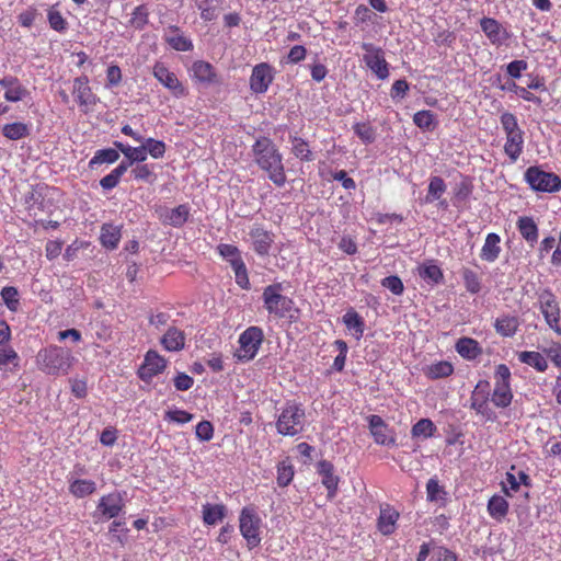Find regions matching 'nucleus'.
Listing matches in <instances>:
<instances>
[{
	"mask_svg": "<svg viewBox=\"0 0 561 561\" xmlns=\"http://www.w3.org/2000/svg\"><path fill=\"white\" fill-rule=\"evenodd\" d=\"M254 161L261 170L267 173L268 179L278 187L285 185L287 178L283 164V157L268 137H259L252 146Z\"/></svg>",
	"mask_w": 561,
	"mask_h": 561,
	"instance_id": "nucleus-1",
	"label": "nucleus"
},
{
	"mask_svg": "<svg viewBox=\"0 0 561 561\" xmlns=\"http://www.w3.org/2000/svg\"><path fill=\"white\" fill-rule=\"evenodd\" d=\"M283 283H273L264 287L262 293L263 307L275 319L296 320L299 309L293 298L283 294Z\"/></svg>",
	"mask_w": 561,
	"mask_h": 561,
	"instance_id": "nucleus-2",
	"label": "nucleus"
},
{
	"mask_svg": "<svg viewBox=\"0 0 561 561\" xmlns=\"http://www.w3.org/2000/svg\"><path fill=\"white\" fill-rule=\"evenodd\" d=\"M73 362L70 350L61 346L50 345L42 348L36 355L38 369L47 375H67Z\"/></svg>",
	"mask_w": 561,
	"mask_h": 561,
	"instance_id": "nucleus-3",
	"label": "nucleus"
},
{
	"mask_svg": "<svg viewBox=\"0 0 561 561\" xmlns=\"http://www.w3.org/2000/svg\"><path fill=\"white\" fill-rule=\"evenodd\" d=\"M500 122L505 133L504 152L512 162H516L524 150L525 133L519 127L517 117L511 112L502 113Z\"/></svg>",
	"mask_w": 561,
	"mask_h": 561,
	"instance_id": "nucleus-4",
	"label": "nucleus"
},
{
	"mask_svg": "<svg viewBox=\"0 0 561 561\" xmlns=\"http://www.w3.org/2000/svg\"><path fill=\"white\" fill-rule=\"evenodd\" d=\"M305 419L302 405L295 401H288L276 421V430L280 435L295 436L304 430Z\"/></svg>",
	"mask_w": 561,
	"mask_h": 561,
	"instance_id": "nucleus-5",
	"label": "nucleus"
},
{
	"mask_svg": "<svg viewBox=\"0 0 561 561\" xmlns=\"http://www.w3.org/2000/svg\"><path fill=\"white\" fill-rule=\"evenodd\" d=\"M264 331L262 328L256 325L247 328L239 335V347L234 353V357L242 363H248L254 359L264 342Z\"/></svg>",
	"mask_w": 561,
	"mask_h": 561,
	"instance_id": "nucleus-6",
	"label": "nucleus"
},
{
	"mask_svg": "<svg viewBox=\"0 0 561 561\" xmlns=\"http://www.w3.org/2000/svg\"><path fill=\"white\" fill-rule=\"evenodd\" d=\"M261 524L262 519L253 507L245 506L239 515V529L251 550L261 543Z\"/></svg>",
	"mask_w": 561,
	"mask_h": 561,
	"instance_id": "nucleus-7",
	"label": "nucleus"
},
{
	"mask_svg": "<svg viewBox=\"0 0 561 561\" xmlns=\"http://www.w3.org/2000/svg\"><path fill=\"white\" fill-rule=\"evenodd\" d=\"M538 308L547 325L561 335V308L556 295L550 289H543L538 294Z\"/></svg>",
	"mask_w": 561,
	"mask_h": 561,
	"instance_id": "nucleus-8",
	"label": "nucleus"
},
{
	"mask_svg": "<svg viewBox=\"0 0 561 561\" xmlns=\"http://www.w3.org/2000/svg\"><path fill=\"white\" fill-rule=\"evenodd\" d=\"M525 181L536 192L554 193L561 190V178L553 172H546L539 167H529Z\"/></svg>",
	"mask_w": 561,
	"mask_h": 561,
	"instance_id": "nucleus-9",
	"label": "nucleus"
},
{
	"mask_svg": "<svg viewBox=\"0 0 561 561\" xmlns=\"http://www.w3.org/2000/svg\"><path fill=\"white\" fill-rule=\"evenodd\" d=\"M362 48L365 50L363 60L366 66L377 76L378 79H387L389 77V64L385 58L383 50L373 43H363Z\"/></svg>",
	"mask_w": 561,
	"mask_h": 561,
	"instance_id": "nucleus-10",
	"label": "nucleus"
},
{
	"mask_svg": "<svg viewBox=\"0 0 561 561\" xmlns=\"http://www.w3.org/2000/svg\"><path fill=\"white\" fill-rule=\"evenodd\" d=\"M72 95L82 113L88 114L98 103V96L90 87L88 76L83 75L75 78L72 85Z\"/></svg>",
	"mask_w": 561,
	"mask_h": 561,
	"instance_id": "nucleus-11",
	"label": "nucleus"
},
{
	"mask_svg": "<svg viewBox=\"0 0 561 561\" xmlns=\"http://www.w3.org/2000/svg\"><path fill=\"white\" fill-rule=\"evenodd\" d=\"M249 238L252 250L257 255H270L271 249L275 242V234L272 230H267L262 224L255 222L249 230Z\"/></svg>",
	"mask_w": 561,
	"mask_h": 561,
	"instance_id": "nucleus-12",
	"label": "nucleus"
},
{
	"mask_svg": "<svg viewBox=\"0 0 561 561\" xmlns=\"http://www.w3.org/2000/svg\"><path fill=\"white\" fill-rule=\"evenodd\" d=\"M152 75L173 96L184 98L187 95V89L163 62L157 61L153 65Z\"/></svg>",
	"mask_w": 561,
	"mask_h": 561,
	"instance_id": "nucleus-13",
	"label": "nucleus"
},
{
	"mask_svg": "<svg viewBox=\"0 0 561 561\" xmlns=\"http://www.w3.org/2000/svg\"><path fill=\"white\" fill-rule=\"evenodd\" d=\"M275 78V69L267 62H260L252 69L249 84L255 94H264Z\"/></svg>",
	"mask_w": 561,
	"mask_h": 561,
	"instance_id": "nucleus-14",
	"label": "nucleus"
},
{
	"mask_svg": "<svg viewBox=\"0 0 561 561\" xmlns=\"http://www.w3.org/2000/svg\"><path fill=\"white\" fill-rule=\"evenodd\" d=\"M167 368V359L154 350H149L140 365L137 374L145 381L150 382L153 377L163 373Z\"/></svg>",
	"mask_w": 561,
	"mask_h": 561,
	"instance_id": "nucleus-15",
	"label": "nucleus"
},
{
	"mask_svg": "<svg viewBox=\"0 0 561 561\" xmlns=\"http://www.w3.org/2000/svg\"><path fill=\"white\" fill-rule=\"evenodd\" d=\"M369 430L374 440L378 445L394 446L396 434L379 415L373 414L369 416Z\"/></svg>",
	"mask_w": 561,
	"mask_h": 561,
	"instance_id": "nucleus-16",
	"label": "nucleus"
},
{
	"mask_svg": "<svg viewBox=\"0 0 561 561\" xmlns=\"http://www.w3.org/2000/svg\"><path fill=\"white\" fill-rule=\"evenodd\" d=\"M480 27L491 44L495 46L503 45L511 37L507 30L493 18H482L480 20Z\"/></svg>",
	"mask_w": 561,
	"mask_h": 561,
	"instance_id": "nucleus-17",
	"label": "nucleus"
},
{
	"mask_svg": "<svg viewBox=\"0 0 561 561\" xmlns=\"http://www.w3.org/2000/svg\"><path fill=\"white\" fill-rule=\"evenodd\" d=\"M124 508V500L117 492L103 495L98 503L96 512L105 519L117 517Z\"/></svg>",
	"mask_w": 561,
	"mask_h": 561,
	"instance_id": "nucleus-18",
	"label": "nucleus"
},
{
	"mask_svg": "<svg viewBox=\"0 0 561 561\" xmlns=\"http://www.w3.org/2000/svg\"><path fill=\"white\" fill-rule=\"evenodd\" d=\"M0 87L4 89V99L8 102H20L30 93L15 76L9 75L0 79Z\"/></svg>",
	"mask_w": 561,
	"mask_h": 561,
	"instance_id": "nucleus-19",
	"label": "nucleus"
},
{
	"mask_svg": "<svg viewBox=\"0 0 561 561\" xmlns=\"http://www.w3.org/2000/svg\"><path fill=\"white\" fill-rule=\"evenodd\" d=\"M164 42L176 51H191L194 48L191 38L186 37L178 25H170L163 34Z\"/></svg>",
	"mask_w": 561,
	"mask_h": 561,
	"instance_id": "nucleus-20",
	"label": "nucleus"
},
{
	"mask_svg": "<svg viewBox=\"0 0 561 561\" xmlns=\"http://www.w3.org/2000/svg\"><path fill=\"white\" fill-rule=\"evenodd\" d=\"M318 473L321 476V482L328 490V499L332 500L337 492L340 478L334 474V466L329 460H320L317 466Z\"/></svg>",
	"mask_w": 561,
	"mask_h": 561,
	"instance_id": "nucleus-21",
	"label": "nucleus"
},
{
	"mask_svg": "<svg viewBox=\"0 0 561 561\" xmlns=\"http://www.w3.org/2000/svg\"><path fill=\"white\" fill-rule=\"evenodd\" d=\"M192 79L204 84L219 83V77L215 67L205 60H196L193 62Z\"/></svg>",
	"mask_w": 561,
	"mask_h": 561,
	"instance_id": "nucleus-22",
	"label": "nucleus"
},
{
	"mask_svg": "<svg viewBox=\"0 0 561 561\" xmlns=\"http://www.w3.org/2000/svg\"><path fill=\"white\" fill-rule=\"evenodd\" d=\"M400 517L399 512L390 504L380 506V514L377 520L378 530L385 535H392L396 530L397 522Z\"/></svg>",
	"mask_w": 561,
	"mask_h": 561,
	"instance_id": "nucleus-23",
	"label": "nucleus"
},
{
	"mask_svg": "<svg viewBox=\"0 0 561 561\" xmlns=\"http://www.w3.org/2000/svg\"><path fill=\"white\" fill-rule=\"evenodd\" d=\"M186 336L184 331L176 327H170L161 336V346L168 352H180L185 347Z\"/></svg>",
	"mask_w": 561,
	"mask_h": 561,
	"instance_id": "nucleus-24",
	"label": "nucleus"
},
{
	"mask_svg": "<svg viewBox=\"0 0 561 561\" xmlns=\"http://www.w3.org/2000/svg\"><path fill=\"white\" fill-rule=\"evenodd\" d=\"M515 466L511 467V470L505 474V481L502 483L503 492L507 496H512V492H517L519 490L520 484L525 486H531L530 477L523 470L517 472V476L513 473L515 470Z\"/></svg>",
	"mask_w": 561,
	"mask_h": 561,
	"instance_id": "nucleus-25",
	"label": "nucleus"
},
{
	"mask_svg": "<svg viewBox=\"0 0 561 561\" xmlns=\"http://www.w3.org/2000/svg\"><path fill=\"white\" fill-rule=\"evenodd\" d=\"M456 352L467 360H474L482 355L483 350L480 343L472 337H460L455 344Z\"/></svg>",
	"mask_w": 561,
	"mask_h": 561,
	"instance_id": "nucleus-26",
	"label": "nucleus"
},
{
	"mask_svg": "<svg viewBox=\"0 0 561 561\" xmlns=\"http://www.w3.org/2000/svg\"><path fill=\"white\" fill-rule=\"evenodd\" d=\"M520 322L518 317L512 314H502L497 317L494 321V330L502 337H512L514 336L518 329Z\"/></svg>",
	"mask_w": 561,
	"mask_h": 561,
	"instance_id": "nucleus-27",
	"label": "nucleus"
},
{
	"mask_svg": "<svg viewBox=\"0 0 561 561\" xmlns=\"http://www.w3.org/2000/svg\"><path fill=\"white\" fill-rule=\"evenodd\" d=\"M489 382L480 380L471 396V408L479 414H486L489 410Z\"/></svg>",
	"mask_w": 561,
	"mask_h": 561,
	"instance_id": "nucleus-28",
	"label": "nucleus"
},
{
	"mask_svg": "<svg viewBox=\"0 0 561 561\" xmlns=\"http://www.w3.org/2000/svg\"><path fill=\"white\" fill-rule=\"evenodd\" d=\"M115 148H117L126 158L125 164H128V168L134 163H141L147 159V152L145 145L139 147H131L129 145H125L121 141H114Z\"/></svg>",
	"mask_w": 561,
	"mask_h": 561,
	"instance_id": "nucleus-29",
	"label": "nucleus"
},
{
	"mask_svg": "<svg viewBox=\"0 0 561 561\" xmlns=\"http://www.w3.org/2000/svg\"><path fill=\"white\" fill-rule=\"evenodd\" d=\"M516 227L520 236L531 247L538 241L539 229L533 217L522 216L517 219Z\"/></svg>",
	"mask_w": 561,
	"mask_h": 561,
	"instance_id": "nucleus-30",
	"label": "nucleus"
},
{
	"mask_svg": "<svg viewBox=\"0 0 561 561\" xmlns=\"http://www.w3.org/2000/svg\"><path fill=\"white\" fill-rule=\"evenodd\" d=\"M501 238L495 232H490L485 237L484 244L482 245L480 257L485 262H494L501 253Z\"/></svg>",
	"mask_w": 561,
	"mask_h": 561,
	"instance_id": "nucleus-31",
	"label": "nucleus"
},
{
	"mask_svg": "<svg viewBox=\"0 0 561 561\" xmlns=\"http://www.w3.org/2000/svg\"><path fill=\"white\" fill-rule=\"evenodd\" d=\"M454 371V365L448 360H438L423 368L425 377L431 380L447 378L451 376Z\"/></svg>",
	"mask_w": 561,
	"mask_h": 561,
	"instance_id": "nucleus-32",
	"label": "nucleus"
},
{
	"mask_svg": "<svg viewBox=\"0 0 561 561\" xmlns=\"http://www.w3.org/2000/svg\"><path fill=\"white\" fill-rule=\"evenodd\" d=\"M202 513L204 524L213 526L226 517L227 508L224 504L206 503L202 507Z\"/></svg>",
	"mask_w": 561,
	"mask_h": 561,
	"instance_id": "nucleus-33",
	"label": "nucleus"
},
{
	"mask_svg": "<svg viewBox=\"0 0 561 561\" xmlns=\"http://www.w3.org/2000/svg\"><path fill=\"white\" fill-rule=\"evenodd\" d=\"M122 238L121 228L112 224H104L101 227L100 241L103 247L110 250H114L118 247Z\"/></svg>",
	"mask_w": 561,
	"mask_h": 561,
	"instance_id": "nucleus-34",
	"label": "nucleus"
},
{
	"mask_svg": "<svg viewBox=\"0 0 561 561\" xmlns=\"http://www.w3.org/2000/svg\"><path fill=\"white\" fill-rule=\"evenodd\" d=\"M486 508L493 519L501 522L506 517L510 504L505 497L495 494L490 497Z\"/></svg>",
	"mask_w": 561,
	"mask_h": 561,
	"instance_id": "nucleus-35",
	"label": "nucleus"
},
{
	"mask_svg": "<svg viewBox=\"0 0 561 561\" xmlns=\"http://www.w3.org/2000/svg\"><path fill=\"white\" fill-rule=\"evenodd\" d=\"M518 360L535 368L539 373H543L548 368V362L542 354L535 351H523L518 353Z\"/></svg>",
	"mask_w": 561,
	"mask_h": 561,
	"instance_id": "nucleus-36",
	"label": "nucleus"
},
{
	"mask_svg": "<svg viewBox=\"0 0 561 561\" xmlns=\"http://www.w3.org/2000/svg\"><path fill=\"white\" fill-rule=\"evenodd\" d=\"M20 367L19 354L12 347L0 348V370L3 373H14Z\"/></svg>",
	"mask_w": 561,
	"mask_h": 561,
	"instance_id": "nucleus-37",
	"label": "nucleus"
},
{
	"mask_svg": "<svg viewBox=\"0 0 561 561\" xmlns=\"http://www.w3.org/2000/svg\"><path fill=\"white\" fill-rule=\"evenodd\" d=\"M190 217V207L181 204L167 211L163 222L173 227H182Z\"/></svg>",
	"mask_w": 561,
	"mask_h": 561,
	"instance_id": "nucleus-38",
	"label": "nucleus"
},
{
	"mask_svg": "<svg viewBox=\"0 0 561 561\" xmlns=\"http://www.w3.org/2000/svg\"><path fill=\"white\" fill-rule=\"evenodd\" d=\"M419 276L433 284H439L444 279L443 270L433 261L426 262L419 266Z\"/></svg>",
	"mask_w": 561,
	"mask_h": 561,
	"instance_id": "nucleus-39",
	"label": "nucleus"
},
{
	"mask_svg": "<svg viewBox=\"0 0 561 561\" xmlns=\"http://www.w3.org/2000/svg\"><path fill=\"white\" fill-rule=\"evenodd\" d=\"M290 142L291 152L297 159L306 162H310L314 159L313 152L311 151L307 140L298 136H291Z\"/></svg>",
	"mask_w": 561,
	"mask_h": 561,
	"instance_id": "nucleus-40",
	"label": "nucleus"
},
{
	"mask_svg": "<svg viewBox=\"0 0 561 561\" xmlns=\"http://www.w3.org/2000/svg\"><path fill=\"white\" fill-rule=\"evenodd\" d=\"M343 323L348 330L353 331V334L357 340L362 339L365 330V323L363 318L354 309L346 311L343 316Z\"/></svg>",
	"mask_w": 561,
	"mask_h": 561,
	"instance_id": "nucleus-41",
	"label": "nucleus"
},
{
	"mask_svg": "<svg viewBox=\"0 0 561 561\" xmlns=\"http://www.w3.org/2000/svg\"><path fill=\"white\" fill-rule=\"evenodd\" d=\"M513 400L511 385L495 383L491 401L497 408H507Z\"/></svg>",
	"mask_w": 561,
	"mask_h": 561,
	"instance_id": "nucleus-42",
	"label": "nucleus"
},
{
	"mask_svg": "<svg viewBox=\"0 0 561 561\" xmlns=\"http://www.w3.org/2000/svg\"><path fill=\"white\" fill-rule=\"evenodd\" d=\"M95 490L96 484L93 480L76 479L69 484V492L78 499L91 495Z\"/></svg>",
	"mask_w": 561,
	"mask_h": 561,
	"instance_id": "nucleus-43",
	"label": "nucleus"
},
{
	"mask_svg": "<svg viewBox=\"0 0 561 561\" xmlns=\"http://www.w3.org/2000/svg\"><path fill=\"white\" fill-rule=\"evenodd\" d=\"M1 131L10 140H20L30 135V127L25 123L14 122L3 125Z\"/></svg>",
	"mask_w": 561,
	"mask_h": 561,
	"instance_id": "nucleus-44",
	"label": "nucleus"
},
{
	"mask_svg": "<svg viewBox=\"0 0 561 561\" xmlns=\"http://www.w3.org/2000/svg\"><path fill=\"white\" fill-rule=\"evenodd\" d=\"M197 8L201 12V18L205 22H211L219 15L220 0H201L197 2Z\"/></svg>",
	"mask_w": 561,
	"mask_h": 561,
	"instance_id": "nucleus-45",
	"label": "nucleus"
},
{
	"mask_svg": "<svg viewBox=\"0 0 561 561\" xmlns=\"http://www.w3.org/2000/svg\"><path fill=\"white\" fill-rule=\"evenodd\" d=\"M118 149L106 148L96 150L92 159L89 161V168L93 169L95 165L103 163H114L119 159Z\"/></svg>",
	"mask_w": 561,
	"mask_h": 561,
	"instance_id": "nucleus-46",
	"label": "nucleus"
},
{
	"mask_svg": "<svg viewBox=\"0 0 561 561\" xmlns=\"http://www.w3.org/2000/svg\"><path fill=\"white\" fill-rule=\"evenodd\" d=\"M128 169V164L125 162H121L115 169H113L107 175L100 180V185L103 190H112L116 187L122 179V176L126 173Z\"/></svg>",
	"mask_w": 561,
	"mask_h": 561,
	"instance_id": "nucleus-47",
	"label": "nucleus"
},
{
	"mask_svg": "<svg viewBox=\"0 0 561 561\" xmlns=\"http://www.w3.org/2000/svg\"><path fill=\"white\" fill-rule=\"evenodd\" d=\"M436 431V425L432 420L421 419L412 426L411 435L412 437L430 438L434 436Z\"/></svg>",
	"mask_w": 561,
	"mask_h": 561,
	"instance_id": "nucleus-48",
	"label": "nucleus"
},
{
	"mask_svg": "<svg viewBox=\"0 0 561 561\" xmlns=\"http://www.w3.org/2000/svg\"><path fill=\"white\" fill-rule=\"evenodd\" d=\"M447 185L440 176H432L430 179L427 194L425 197L426 203H433L439 199L446 192Z\"/></svg>",
	"mask_w": 561,
	"mask_h": 561,
	"instance_id": "nucleus-49",
	"label": "nucleus"
},
{
	"mask_svg": "<svg viewBox=\"0 0 561 561\" xmlns=\"http://www.w3.org/2000/svg\"><path fill=\"white\" fill-rule=\"evenodd\" d=\"M295 470L289 459L286 458L277 465V484L280 488L287 486L294 479Z\"/></svg>",
	"mask_w": 561,
	"mask_h": 561,
	"instance_id": "nucleus-50",
	"label": "nucleus"
},
{
	"mask_svg": "<svg viewBox=\"0 0 561 561\" xmlns=\"http://www.w3.org/2000/svg\"><path fill=\"white\" fill-rule=\"evenodd\" d=\"M461 276L463 279V285L468 293L476 295L481 291V278L479 274L468 267L462 268Z\"/></svg>",
	"mask_w": 561,
	"mask_h": 561,
	"instance_id": "nucleus-51",
	"label": "nucleus"
},
{
	"mask_svg": "<svg viewBox=\"0 0 561 561\" xmlns=\"http://www.w3.org/2000/svg\"><path fill=\"white\" fill-rule=\"evenodd\" d=\"M47 20L50 28L58 33H65L68 28V22L62 16L61 12L57 10L56 5H51L47 10Z\"/></svg>",
	"mask_w": 561,
	"mask_h": 561,
	"instance_id": "nucleus-52",
	"label": "nucleus"
},
{
	"mask_svg": "<svg viewBox=\"0 0 561 561\" xmlns=\"http://www.w3.org/2000/svg\"><path fill=\"white\" fill-rule=\"evenodd\" d=\"M413 123L422 130H433L437 124L434 113L428 110L416 112Z\"/></svg>",
	"mask_w": 561,
	"mask_h": 561,
	"instance_id": "nucleus-53",
	"label": "nucleus"
},
{
	"mask_svg": "<svg viewBox=\"0 0 561 561\" xmlns=\"http://www.w3.org/2000/svg\"><path fill=\"white\" fill-rule=\"evenodd\" d=\"M447 492L443 486L439 485V482L436 478H431L426 483V497L430 502H439L445 503Z\"/></svg>",
	"mask_w": 561,
	"mask_h": 561,
	"instance_id": "nucleus-54",
	"label": "nucleus"
},
{
	"mask_svg": "<svg viewBox=\"0 0 561 561\" xmlns=\"http://www.w3.org/2000/svg\"><path fill=\"white\" fill-rule=\"evenodd\" d=\"M149 22V11L146 5H137L129 20V25L136 30H144Z\"/></svg>",
	"mask_w": 561,
	"mask_h": 561,
	"instance_id": "nucleus-55",
	"label": "nucleus"
},
{
	"mask_svg": "<svg viewBox=\"0 0 561 561\" xmlns=\"http://www.w3.org/2000/svg\"><path fill=\"white\" fill-rule=\"evenodd\" d=\"M230 266L234 272L236 283L242 289H250V279L243 260H236L234 262H231Z\"/></svg>",
	"mask_w": 561,
	"mask_h": 561,
	"instance_id": "nucleus-56",
	"label": "nucleus"
},
{
	"mask_svg": "<svg viewBox=\"0 0 561 561\" xmlns=\"http://www.w3.org/2000/svg\"><path fill=\"white\" fill-rule=\"evenodd\" d=\"M355 135L366 145L373 144L376 139V131L369 123H355L353 125Z\"/></svg>",
	"mask_w": 561,
	"mask_h": 561,
	"instance_id": "nucleus-57",
	"label": "nucleus"
},
{
	"mask_svg": "<svg viewBox=\"0 0 561 561\" xmlns=\"http://www.w3.org/2000/svg\"><path fill=\"white\" fill-rule=\"evenodd\" d=\"M1 297L11 311H16L20 305L19 291L13 286H5L1 290Z\"/></svg>",
	"mask_w": 561,
	"mask_h": 561,
	"instance_id": "nucleus-58",
	"label": "nucleus"
},
{
	"mask_svg": "<svg viewBox=\"0 0 561 561\" xmlns=\"http://www.w3.org/2000/svg\"><path fill=\"white\" fill-rule=\"evenodd\" d=\"M131 175L136 181L153 182L156 179L152 168L141 163L131 169Z\"/></svg>",
	"mask_w": 561,
	"mask_h": 561,
	"instance_id": "nucleus-59",
	"label": "nucleus"
},
{
	"mask_svg": "<svg viewBox=\"0 0 561 561\" xmlns=\"http://www.w3.org/2000/svg\"><path fill=\"white\" fill-rule=\"evenodd\" d=\"M144 145L147 154H150L153 159H160L164 156L165 144L163 141L153 138H147Z\"/></svg>",
	"mask_w": 561,
	"mask_h": 561,
	"instance_id": "nucleus-60",
	"label": "nucleus"
},
{
	"mask_svg": "<svg viewBox=\"0 0 561 561\" xmlns=\"http://www.w3.org/2000/svg\"><path fill=\"white\" fill-rule=\"evenodd\" d=\"M381 285L389 289L393 295L400 296L404 291V285L397 275H390L381 279Z\"/></svg>",
	"mask_w": 561,
	"mask_h": 561,
	"instance_id": "nucleus-61",
	"label": "nucleus"
},
{
	"mask_svg": "<svg viewBox=\"0 0 561 561\" xmlns=\"http://www.w3.org/2000/svg\"><path fill=\"white\" fill-rule=\"evenodd\" d=\"M217 251L230 264L236 260H242L239 249L233 244L221 243L217 247Z\"/></svg>",
	"mask_w": 561,
	"mask_h": 561,
	"instance_id": "nucleus-62",
	"label": "nucleus"
},
{
	"mask_svg": "<svg viewBox=\"0 0 561 561\" xmlns=\"http://www.w3.org/2000/svg\"><path fill=\"white\" fill-rule=\"evenodd\" d=\"M194 415L185 410H170L165 412L164 419L170 422H175L179 424H185L193 420Z\"/></svg>",
	"mask_w": 561,
	"mask_h": 561,
	"instance_id": "nucleus-63",
	"label": "nucleus"
},
{
	"mask_svg": "<svg viewBox=\"0 0 561 561\" xmlns=\"http://www.w3.org/2000/svg\"><path fill=\"white\" fill-rule=\"evenodd\" d=\"M195 434L201 442H209L214 436V426L209 421H201L196 425Z\"/></svg>",
	"mask_w": 561,
	"mask_h": 561,
	"instance_id": "nucleus-64",
	"label": "nucleus"
}]
</instances>
